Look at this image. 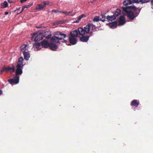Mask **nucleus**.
I'll list each match as a JSON object with an SVG mask.
<instances>
[{
    "mask_svg": "<svg viewBox=\"0 0 153 153\" xmlns=\"http://www.w3.org/2000/svg\"><path fill=\"white\" fill-rule=\"evenodd\" d=\"M40 45H41V42L38 43L35 42V44H34L35 47L36 48H39Z\"/></svg>",
    "mask_w": 153,
    "mask_h": 153,
    "instance_id": "27",
    "label": "nucleus"
},
{
    "mask_svg": "<svg viewBox=\"0 0 153 153\" xmlns=\"http://www.w3.org/2000/svg\"><path fill=\"white\" fill-rule=\"evenodd\" d=\"M64 14H65V15L66 16H68V15H70V14H71L72 13V12H64Z\"/></svg>",
    "mask_w": 153,
    "mask_h": 153,
    "instance_id": "32",
    "label": "nucleus"
},
{
    "mask_svg": "<svg viewBox=\"0 0 153 153\" xmlns=\"http://www.w3.org/2000/svg\"><path fill=\"white\" fill-rule=\"evenodd\" d=\"M45 7L42 4H38L36 6V9L39 10H42Z\"/></svg>",
    "mask_w": 153,
    "mask_h": 153,
    "instance_id": "20",
    "label": "nucleus"
},
{
    "mask_svg": "<svg viewBox=\"0 0 153 153\" xmlns=\"http://www.w3.org/2000/svg\"><path fill=\"white\" fill-rule=\"evenodd\" d=\"M123 6L121 7L122 10H123V7H133V6H128V5H130L132 3V1L131 0H125L123 2Z\"/></svg>",
    "mask_w": 153,
    "mask_h": 153,
    "instance_id": "9",
    "label": "nucleus"
},
{
    "mask_svg": "<svg viewBox=\"0 0 153 153\" xmlns=\"http://www.w3.org/2000/svg\"><path fill=\"white\" fill-rule=\"evenodd\" d=\"M31 35H32L31 39H33L34 37V41L35 42L39 41L43 39L44 37L43 33L41 32L37 35L36 33H35L31 34Z\"/></svg>",
    "mask_w": 153,
    "mask_h": 153,
    "instance_id": "5",
    "label": "nucleus"
},
{
    "mask_svg": "<svg viewBox=\"0 0 153 153\" xmlns=\"http://www.w3.org/2000/svg\"><path fill=\"white\" fill-rule=\"evenodd\" d=\"M151 4L152 5L151 8L153 9V0L151 1Z\"/></svg>",
    "mask_w": 153,
    "mask_h": 153,
    "instance_id": "35",
    "label": "nucleus"
},
{
    "mask_svg": "<svg viewBox=\"0 0 153 153\" xmlns=\"http://www.w3.org/2000/svg\"><path fill=\"white\" fill-rule=\"evenodd\" d=\"M141 0H132V3H139L140 2Z\"/></svg>",
    "mask_w": 153,
    "mask_h": 153,
    "instance_id": "30",
    "label": "nucleus"
},
{
    "mask_svg": "<svg viewBox=\"0 0 153 153\" xmlns=\"http://www.w3.org/2000/svg\"><path fill=\"white\" fill-rule=\"evenodd\" d=\"M27 46L26 45L23 44L22 45V46H21L20 48L21 51H22L24 52H25V51L26 50V48Z\"/></svg>",
    "mask_w": 153,
    "mask_h": 153,
    "instance_id": "22",
    "label": "nucleus"
},
{
    "mask_svg": "<svg viewBox=\"0 0 153 153\" xmlns=\"http://www.w3.org/2000/svg\"><path fill=\"white\" fill-rule=\"evenodd\" d=\"M116 19V16L114 15L112 16H108L106 17V19L109 21H112Z\"/></svg>",
    "mask_w": 153,
    "mask_h": 153,
    "instance_id": "18",
    "label": "nucleus"
},
{
    "mask_svg": "<svg viewBox=\"0 0 153 153\" xmlns=\"http://www.w3.org/2000/svg\"><path fill=\"white\" fill-rule=\"evenodd\" d=\"M20 7H19L18 8H17L16 9V10H20Z\"/></svg>",
    "mask_w": 153,
    "mask_h": 153,
    "instance_id": "41",
    "label": "nucleus"
},
{
    "mask_svg": "<svg viewBox=\"0 0 153 153\" xmlns=\"http://www.w3.org/2000/svg\"><path fill=\"white\" fill-rule=\"evenodd\" d=\"M32 5H33V4H29V5H26L25 6H24L22 8V10L21 11L20 13H19V14H20V13H22V12L24 10V9L25 8H28L30 7H31Z\"/></svg>",
    "mask_w": 153,
    "mask_h": 153,
    "instance_id": "24",
    "label": "nucleus"
},
{
    "mask_svg": "<svg viewBox=\"0 0 153 153\" xmlns=\"http://www.w3.org/2000/svg\"><path fill=\"white\" fill-rule=\"evenodd\" d=\"M11 70H12L13 72H15V68L13 65L12 67H6L4 66L1 69V71L2 73L4 72H7Z\"/></svg>",
    "mask_w": 153,
    "mask_h": 153,
    "instance_id": "8",
    "label": "nucleus"
},
{
    "mask_svg": "<svg viewBox=\"0 0 153 153\" xmlns=\"http://www.w3.org/2000/svg\"><path fill=\"white\" fill-rule=\"evenodd\" d=\"M64 11H59L58 10V13H64Z\"/></svg>",
    "mask_w": 153,
    "mask_h": 153,
    "instance_id": "37",
    "label": "nucleus"
},
{
    "mask_svg": "<svg viewBox=\"0 0 153 153\" xmlns=\"http://www.w3.org/2000/svg\"><path fill=\"white\" fill-rule=\"evenodd\" d=\"M85 16L84 14L81 15L79 16L77 20H76L74 22V23H79V21L81 20V19L82 18L84 17Z\"/></svg>",
    "mask_w": 153,
    "mask_h": 153,
    "instance_id": "21",
    "label": "nucleus"
},
{
    "mask_svg": "<svg viewBox=\"0 0 153 153\" xmlns=\"http://www.w3.org/2000/svg\"><path fill=\"white\" fill-rule=\"evenodd\" d=\"M52 12H54L55 13H58V10H52Z\"/></svg>",
    "mask_w": 153,
    "mask_h": 153,
    "instance_id": "34",
    "label": "nucleus"
},
{
    "mask_svg": "<svg viewBox=\"0 0 153 153\" xmlns=\"http://www.w3.org/2000/svg\"><path fill=\"white\" fill-rule=\"evenodd\" d=\"M54 36H52L51 38V40L56 43H59L60 40L62 41V42H68L64 39L67 37L66 34L63 33L59 31H57L54 33Z\"/></svg>",
    "mask_w": 153,
    "mask_h": 153,
    "instance_id": "2",
    "label": "nucleus"
},
{
    "mask_svg": "<svg viewBox=\"0 0 153 153\" xmlns=\"http://www.w3.org/2000/svg\"><path fill=\"white\" fill-rule=\"evenodd\" d=\"M2 93V90H0V95Z\"/></svg>",
    "mask_w": 153,
    "mask_h": 153,
    "instance_id": "40",
    "label": "nucleus"
},
{
    "mask_svg": "<svg viewBox=\"0 0 153 153\" xmlns=\"http://www.w3.org/2000/svg\"><path fill=\"white\" fill-rule=\"evenodd\" d=\"M84 29L86 33H89L90 36H91L92 35V31L96 29V27L93 24L88 23L86 26L84 27Z\"/></svg>",
    "mask_w": 153,
    "mask_h": 153,
    "instance_id": "4",
    "label": "nucleus"
},
{
    "mask_svg": "<svg viewBox=\"0 0 153 153\" xmlns=\"http://www.w3.org/2000/svg\"><path fill=\"white\" fill-rule=\"evenodd\" d=\"M110 27L111 28H115L117 26V22L115 21L109 24Z\"/></svg>",
    "mask_w": 153,
    "mask_h": 153,
    "instance_id": "17",
    "label": "nucleus"
},
{
    "mask_svg": "<svg viewBox=\"0 0 153 153\" xmlns=\"http://www.w3.org/2000/svg\"><path fill=\"white\" fill-rule=\"evenodd\" d=\"M137 8L134 6L127 7H123V8L122 12L123 13L126 15L128 19L131 20H133L139 14V12H137Z\"/></svg>",
    "mask_w": 153,
    "mask_h": 153,
    "instance_id": "1",
    "label": "nucleus"
},
{
    "mask_svg": "<svg viewBox=\"0 0 153 153\" xmlns=\"http://www.w3.org/2000/svg\"><path fill=\"white\" fill-rule=\"evenodd\" d=\"M126 22L125 21V18L124 15L121 16L119 18V24L120 25H123Z\"/></svg>",
    "mask_w": 153,
    "mask_h": 153,
    "instance_id": "10",
    "label": "nucleus"
},
{
    "mask_svg": "<svg viewBox=\"0 0 153 153\" xmlns=\"http://www.w3.org/2000/svg\"><path fill=\"white\" fill-rule=\"evenodd\" d=\"M9 13V12H5L4 13V14L5 15H7Z\"/></svg>",
    "mask_w": 153,
    "mask_h": 153,
    "instance_id": "38",
    "label": "nucleus"
},
{
    "mask_svg": "<svg viewBox=\"0 0 153 153\" xmlns=\"http://www.w3.org/2000/svg\"><path fill=\"white\" fill-rule=\"evenodd\" d=\"M27 0H21L20 2L21 3H22L25 1H26Z\"/></svg>",
    "mask_w": 153,
    "mask_h": 153,
    "instance_id": "36",
    "label": "nucleus"
},
{
    "mask_svg": "<svg viewBox=\"0 0 153 153\" xmlns=\"http://www.w3.org/2000/svg\"><path fill=\"white\" fill-rule=\"evenodd\" d=\"M24 58L26 60H28L30 57L29 53L27 52H23Z\"/></svg>",
    "mask_w": 153,
    "mask_h": 153,
    "instance_id": "16",
    "label": "nucleus"
},
{
    "mask_svg": "<svg viewBox=\"0 0 153 153\" xmlns=\"http://www.w3.org/2000/svg\"><path fill=\"white\" fill-rule=\"evenodd\" d=\"M89 36L83 35L80 37V40L82 42H87L89 40Z\"/></svg>",
    "mask_w": 153,
    "mask_h": 153,
    "instance_id": "12",
    "label": "nucleus"
},
{
    "mask_svg": "<svg viewBox=\"0 0 153 153\" xmlns=\"http://www.w3.org/2000/svg\"><path fill=\"white\" fill-rule=\"evenodd\" d=\"M78 30L79 33L80 35L82 36L85 35L86 33L84 28L80 27H79Z\"/></svg>",
    "mask_w": 153,
    "mask_h": 153,
    "instance_id": "14",
    "label": "nucleus"
},
{
    "mask_svg": "<svg viewBox=\"0 0 153 153\" xmlns=\"http://www.w3.org/2000/svg\"><path fill=\"white\" fill-rule=\"evenodd\" d=\"M78 32L75 30L70 32V36H69V40L70 43L72 45L76 44L77 41L76 38L77 37Z\"/></svg>",
    "mask_w": 153,
    "mask_h": 153,
    "instance_id": "3",
    "label": "nucleus"
},
{
    "mask_svg": "<svg viewBox=\"0 0 153 153\" xmlns=\"http://www.w3.org/2000/svg\"><path fill=\"white\" fill-rule=\"evenodd\" d=\"M139 104V102L138 100H132L131 103V106L137 107Z\"/></svg>",
    "mask_w": 153,
    "mask_h": 153,
    "instance_id": "13",
    "label": "nucleus"
},
{
    "mask_svg": "<svg viewBox=\"0 0 153 153\" xmlns=\"http://www.w3.org/2000/svg\"><path fill=\"white\" fill-rule=\"evenodd\" d=\"M49 47L51 50L54 51H56L57 48V45L52 43H50Z\"/></svg>",
    "mask_w": 153,
    "mask_h": 153,
    "instance_id": "15",
    "label": "nucleus"
},
{
    "mask_svg": "<svg viewBox=\"0 0 153 153\" xmlns=\"http://www.w3.org/2000/svg\"><path fill=\"white\" fill-rule=\"evenodd\" d=\"M49 3V2L48 1H45L41 2V4H42L43 6H44L45 7L46 5L48 4Z\"/></svg>",
    "mask_w": 153,
    "mask_h": 153,
    "instance_id": "29",
    "label": "nucleus"
},
{
    "mask_svg": "<svg viewBox=\"0 0 153 153\" xmlns=\"http://www.w3.org/2000/svg\"><path fill=\"white\" fill-rule=\"evenodd\" d=\"M121 13V10L118 9H117L114 11V15L116 17L118 16Z\"/></svg>",
    "mask_w": 153,
    "mask_h": 153,
    "instance_id": "23",
    "label": "nucleus"
},
{
    "mask_svg": "<svg viewBox=\"0 0 153 153\" xmlns=\"http://www.w3.org/2000/svg\"><path fill=\"white\" fill-rule=\"evenodd\" d=\"M8 2L10 3H13V2L12 1H10V0H8Z\"/></svg>",
    "mask_w": 153,
    "mask_h": 153,
    "instance_id": "39",
    "label": "nucleus"
},
{
    "mask_svg": "<svg viewBox=\"0 0 153 153\" xmlns=\"http://www.w3.org/2000/svg\"><path fill=\"white\" fill-rule=\"evenodd\" d=\"M51 34H48V36H45V37L46 39H49L51 38Z\"/></svg>",
    "mask_w": 153,
    "mask_h": 153,
    "instance_id": "33",
    "label": "nucleus"
},
{
    "mask_svg": "<svg viewBox=\"0 0 153 153\" xmlns=\"http://www.w3.org/2000/svg\"><path fill=\"white\" fill-rule=\"evenodd\" d=\"M19 76H16L13 79H8V82L11 84H17L19 82Z\"/></svg>",
    "mask_w": 153,
    "mask_h": 153,
    "instance_id": "6",
    "label": "nucleus"
},
{
    "mask_svg": "<svg viewBox=\"0 0 153 153\" xmlns=\"http://www.w3.org/2000/svg\"><path fill=\"white\" fill-rule=\"evenodd\" d=\"M36 27L37 28H40L41 27H38V26H36Z\"/></svg>",
    "mask_w": 153,
    "mask_h": 153,
    "instance_id": "42",
    "label": "nucleus"
},
{
    "mask_svg": "<svg viewBox=\"0 0 153 153\" xmlns=\"http://www.w3.org/2000/svg\"><path fill=\"white\" fill-rule=\"evenodd\" d=\"M23 66H20L19 65H17L16 69V76L18 75H21L22 73Z\"/></svg>",
    "mask_w": 153,
    "mask_h": 153,
    "instance_id": "7",
    "label": "nucleus"
},
{
    "mask_svg": "<svg viewBox=\"0 0 153 153\" xmlns=\"http://www.w3.org/2000/svg\"><path fill=\"white\" fill-rule=\"evenodd\" d=\"M23 59L22 57H20L18 61L17 62V65H19L20 66H23Z\"/></svg>",
    "mask_w": 153,
    "mask_h": 153,
    "instance_id": "19",
    "label": "nucleus"
},
{
    "mask_svg": "<svg viewBox=\"0 0 153 153\" xmlns=\"http://www.w3.org/2000/svg\"><path fill=\"white\" fill-rule=\"evenodd\" d=\"M50 44V43H49L47 41L45 40L42 41L41 42V45L45 48L49 47Z\"/></svg>",
    "mask_w": 153,
    "mask_h": 153,
    "instance_id": "11",
    "label": "nucleus"
},
{
    "mask_svg": "<svg viewBox=\"0 0 153 153\" xmlns=\"http://www.w3.org/2000/svg\"><path fill=\"white\" fill-rule=\"evenodd\" d=\"M99 20H100L99 17L98 16H95L93 19V21L94 22H98Z\"/></svg>",
    "mask_w": 153,
    "mask_h": 153,
    "instance_id": "28",
    "label": "nucleus"
},
{
    "mask_svg": "<svg viewBox=\"0 0 153 153\" xmlns=\"http://www.w3.org/2000/svg\"><path fill=\"white\" fill-rule=\"evenodd\" d=\"M140 1V2L142 4L149 2V0H141Z\"/></svg>",
    "mask_w": 153,
    "mask_h": 153,
    "instance_id": "31",
    "label": "nucleus"
},
{
    "mask_svg": "<svg viewBox=\"0 0 153 153\" xmlns=\"http://www.w3.org/2000/svg\"><path fill=\"white\" fill-rule=\"evenodd\" d=\"M101 16H102V18L100 19V20L104 22L105 21H106V19L105 18V16L104 14H102Z\"/></svg>",
    "mask_w": 153,
    "mask_h": 153,
    "instance_id": "26",
    "label": "nucleus"
},
{
    "mask_svg": "<svg viewBox=\"0 0 153 153\" xmlns=\"http://www.w3.org/2000/svg\"><path fill=\"white\" fill-rule=\"evenodd\" d=\"M1 6L3 8H6L8 6V4L7 1H4L3 3L1 4Z\"/></svg>",
    "mask_w": 153,
    "mask_h": 153,
    "instance_id": "25",
    "label": "nucleus"
}]
</instances>
